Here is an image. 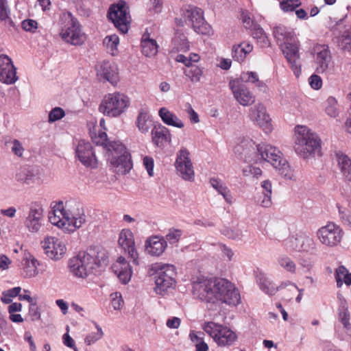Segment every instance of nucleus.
I'll list each match as a JSON object with an SVG mask.
<instances>
[{
	"mask_svg": "<svg viewBox=\"0 0 351 351\" xmlns=\"http://www.w3.org/2000/svg\"><path fill=\"white\" fill-rule=\"evenodd\" d=\"M193 291L202 301L215 305H237L241 300L234 285L223 278H198L193 282Z\"/></svg>",
	"mask_w": 351,
	"mask_h": 351,
	"instance_id": "1",
	"label": "nucleus"
},
{
	"mask_svg": "<svg viewBox=\"0 0 351 351\" xmlns=\"http://www.w3.org/2000/svg\"><path fill=\"white\" fill-rule=\"evenodd\" d=\"M49 222L67 232H73L86 221L84 208L75 202H56L49 213Z\"/></svg>",
	"mask_w": 351,
	"mask_h": 351,
	"instance_id": "2",
	"label": "nucleus"
},
{
	"mask_svg": "<svg viewBox=\"0 0 351 351\" xmlns=\"http://www.w3.org/2000/svg\"><path fill=\"white\" fill-rule=\"evenodd\" d=\"M243 148L241 154L249 162H258L265 160L276 167L281 162L282 154L276 147L267 144L255 145L252 141H246L241 145Z\"/></svg>",
	"mask_w": 351,
	"mask_h": 351,
	"instance_id": "3",
	"label": "nucleus"
},
{
	"mask_svg": "<svg viewBox=\"0 0 351 351\" xmlns=\"http://www.w3.org/2000/svg\"><path fill=\"white\" fill-rule=\"evenodd\" d=\"M294 149L296 154L303 158L315 155L319 156L321 141L317 135L306 126L298 125L295 127Z\"/></svg>",
	"mask_w": 351,
	"mask_h": 351,
	"instance_id": "4",
	"label": "nucleus"
},
{
	"mask_svg": "<svg viewBox=\"0 0 351 351\" xmlns=\"http://www.w3.org/2000/svg\"><path fill=\"white\" fill-rule=\"evenodd\" d=\"M106 157L114 171L118 174H126L132 169L130 156L121 142H114L107 145Z\"/></svg>",
	"mask_w": 351,
	"mask_h": 351,
	"instance_id": "5",
	"label": "nucleus"
},
{
	"mask_svg": "<svg viewBox=\"0 0 351 351\" xmlns=\"http://www.w3.org/2000/svg\"><path fill=\"white\" fill-rule=\"evenodd\" d=\"M129 104V98L125 95L117 92L107 94L102 99L99 109L106 116L117 117L125 112Z\"/></svg>",
	"mask_w": 351,
	"mask_h": 351,
	"instance_id": "6",
	"label": "nucleus"
},
{
	"mask_svg": "<svg viewBox=\"0 0 351 351\" xmlns=\"http://www.w3.org/2000/svg\"><path fill=\"white\" fill-rule=\"evenodd\" d=\"M154 269L155 270V291L158 294L164 295L169 289L175 286L176 267L170 264L157 263Z\"/></svg>",
	"mask_w": 351,
	"mask_h": 351,
	"instance_id": "7",
	"label": "nucleus"
},
{
	"mask_svg": "<svg viewBox=\"0 0 351 351\" xmlns=\"http://www.w3.org/2000/svg\"><path fill=\"white\" fill-rule=\"evenodd\" d=\"M62 19L65 24L60 32L62 38L73 45H82L86 40V36L82 31L78 21L71 13L64 14Z\"/></svg>",
	"mask_w": 351,
	"mask_h": 351,
	"instance_id": "8",
	"label": "nucleus"
},
{
	"mask_svg": "<svg viewBox=\"0 0 351 351\" xmlns=\"http://www.w3.org/2000/svg\"><path fill=\"white\" fill-rule=\"evenodd\" d=\"M202 329L220 346L232 345L237 337L231 329L214 322H205Z\"/></svg>",
	"mask_w": 351,
	"mask_h": 351,
	"instance_id": "9",
	"label": "nucleus"
},
{
	"mask_svg": "<svg viewBox=\"0 0 351 351\" xmlns=\"http://www.w3.org/2000/svg\"><path fill=\"white\" fill-rule=\"evenodd\" d=\"M182 16L185 23L192 27L195 32L201 34H208L210 26L206 22L201 8L193 5H187L182 10Z\"/></svg>",
	"mask_w": 351,
	"mask_h": 351,
	"instance_id": "10",
	"label": "nucleus"
},
{
	"mask_svg": "<svg viewBox=\"0 0 351 351\" xmlns=\"http://www.w3.org/2000/svg\"><path fill=\"white\" fill-rule=\"evenodd\" d=\"M108 16L121 33L128 32L130 16L125 2L119 1L116 5H112L109 8Z\"/></svg>",
	"mask_w": 351,
	"mask_h": 351,
	"instance_id": "11",
	"label": "nucleus"
},
{
	"mask_svg": "<svg viewBox=\"0 0 351 351\" xmlns=\"http://www.w3.org/2000/svg\"><path fill=\"white\" fill-rule=\"evenodd\" d=\"M189 155L190 153L186 147H181L177 153L175 167L182 179L192 181L194 180L195 171Z\"/></svg>",
	"mask_w": 351,
	"mask_h": 351,
	"instance_id": "12",
	"label": "nucleus"
},
{
	"mask_svg": "<svg viewBox=\"0 0 351 351\" xmlns=\"http://www.w3.org/2000/svg\"><path fill=\"white\" fill-rule=\"evenodd\" d=\"M43 206L37 202L32 204L24 221L25 228L31 232H38L43 225Z\"/></svg>",
	"mask_w": 351,
	"mask_h": 351,
	"instance_id": "13",
	"label": "nucleus"
},
{
	"mask_svg": "<svg viewBox=\"0 0 351 351\" xmlns=\"http://www.w3.org/2000/svg\"><path fill=\"white\" fill-rule=\"evenodd\" d=\"M317 236L322 243L328 246H334L341 241L343 231L339 226L330 223L319 229Z\"/></svg>",
	"mask_w": 351,
	"mask_h": 351,
	"instance_id": "14",
	"label": "nucleus"
},
{
	"mask_svg": "<svg viewBox=\"0 0 351 351\" xmlns=\"http://www.w3.org/2000/svg\"><path fill=\"white\" fill-rule=\"evenodd\" d=\"M282 51L287 59L295 75L298 77L301 74V61L298 43L285 42L281 46Z\"/></svg>",
	"mask_w": 351,
	"mask_h": 351,
	"instance_id": "15",
	"label": "nucleus"
},
{
	"mask_svg": "<svg viewBox=\"0 0 351 351\" xmlns=\"http://www.w3.org/2000/svg\"><path fill=\"white\" fill-rule=\"evenodd\" d=\"M44 178V170L38 167H22L16 174L17 181L26 184H40Z\"/></svg>",
	"mask_w": 351,
	"mask_h": 351,
	"instance_id": "16",
	"label": "nucleus"
},
{
	"mask_svg": "<svg viewBox=\"0 0 351 351\" xmlns=\"http://www.w3.org/2000/svg\"><path fill=\"white\" fill-rule=\"evenodd\" d=\"M250 119L261 128L266 133L272 130L271 118L267 113L266 108L261 104H257L250 109Z\"/></svg>",
	"mask_w": 351,
	"mask_h": 351,
	"instance_id": "17",
	"label": "nucleus"
},
{
	"mask_svg": "<svg viewBox=\"0 0 351 351\" xmlns=\"http://www.w3.org/2000/svg\"><path fill=\"white\" fill-rule=\"evenodd\" d=\"M312 53L317 65L319 73H327L331 64V55L328 46L317 45L313 48Z\"/></svg>",
	"mask_w": 351,
	"mask_h": 351,
	"instance_id": "18",
	"label": "nucleus"
},
{
	"mask_svg": "<svg viewBox=\"0 0 351 351\" xmlns=\"http://www.w3.org/2000/svg\"><path fill=\"white\" fill-rule=\"evenodd\" d=\"M41 243L45 254L51 259L59 260L66 252L65 245L56 237H47Z\"/></svg>",
	"mask_w": 351,
	"mask_h": 351,
	"instance_id": "19",
	"label": "nucleus"
},
{
	"mask_svg": "<svg viewBox=\"0 0 351 351\" xmlns=\"http://www.w3.org/2000/svg\"><path fill=\"white\" fill-rule=\"evenodd\" d=\"M75 154L79 160L87 167L95 168L97 158L90 143L80 141L75 149Z\"/></svg>",
	"mask_w": 351,
	"mask_h": 351,
	"instance_id": "20",
	"label": "nucleus"
},
{
	"mask_svg": "<svg viewBox=\"0 0 351 351\" xmlns=\"http://www.w3.org/2000/svg\"><path fill=\"white\" fill-rule=\"evenodd\" d=\"M233 95L236 100L242 106H246L254 101V97L248 88L239 80H231L229 83Z\"/></svg>",
	"mask_w": 351,
	"mask_h": 351,
	"instance_id": "21",
	"label": "nucleus"
},
{
	"mask_svg": "<svg viewBox=\"0 0 351 351\" xmlns=\"http://www.w3.org/2000/svg\"><path fill=\"white\" fill-rule=\"evenodd\" d=\"M97 75L100 80H104L114 85L119 81L117 66L109 61L99 62L95 66Z\"/></svg>",
	"mask_w": 351,
	"mask_h": 351,
	"instance_id": "22",
	"label": "nucleus"
},
{
	"mask_svg": "<svg viewBox=\"0 0 351 351\" xmlns=\"http://www.w3.org/2000/svg\"><path fill=\"white\" fill-rule=\"evenodd\" d=\"M19 80L16 68L11 58L7 55L1 54V82L13 84Z\"/></svg>",
	"mask_w": 351,
	"mask_h": 351,
	"instance_id": "23",
	"label": "nucleus"
},
{
	"mask_svg": "<svg viewBox=\"0 0 351 351\" xmlns=\"http://www.w3.org/2000/svg\"><path fill=\"white\" fill-rule=\"evenodd\" d=\"M290 247L295 252H313L315 249V243L310 236L301 234L289 240Z\"/></svg>",
	"mask_w": 351,
	"mask_h": 351,
	"instance_id": "24",
	"label": "nucleus"
},
{
	"mask_svg": "<svg viewBox=\"0 0 351 351\" xmlns=\"http://www.w3.org/2000/svg\"><path fill=\"white\" fill-rule=\"evenodd\" d=\"M119 244L128 252L134 264H138V254L134 247L133 234L130 230H122L119 234Z\"/></svg>",
	"mask_w": 351,
	"mask_h": 351,
	"instance_id": "25",
	"label": "nucleus"
},
{
	"mask_svg": "<svg viewBox=\"0 0 351 351\" xmlns=\"http://www.w3.org/2000/svg\"><path fill=\"white\" fill-rule=\"evenodd\" d=\"M112 269L123 284H127L130 280L132 268L124 257L119 256L112 266Z\"/></svg>",
	"mask_w": 351,
	"mask_h": 351,
	"instance_id": "26",
	"label": "nucleus"
},
{
	"mask_svg": "<svg viewBox=\"0 0 351 351\" xmlns=\"http://www.w3.org/2000/svg\"><path fill=\"white\" fill-rule=\"evenodd\" d=\"M96 252L94 250H88L86 252H80L74 257L77 264H81L83 269L86 271V277L95 269L94 255Z\"/></svg>",
	"mask_w": 351,
	"mask_h": 351,
	"instance_id": "27",
	"label": "nucleus"
},
{
	"mask_svg": "<svg viewBox=\"0 0 351 351\" xmlns=\"http://www.w3.org/2000/svg\"><path fill=\"white\" fill-rule=\"evenodd\" d=\"M166 247L167 241L159 237H151L145 243V251L152 256H160L164 252Z\"/></svg>",
	"mask_w": 351,
	"mask_h": 351,
	"instance_id": "28",
	"label": "nucleus"
},
{
	"mask_svg": "<svg viewBox=\"0 0 351 351\" xmlns=\"http://www.w3.org/2000/svg\"><path fill=\"white\" fill-rule=\"evenodd\" d=\"M158 114L162 122L167 125L178 128H182L184 126L182 121L167 108H161L158 111Z\"/></svg>",
	"mask_w": 351,
	"mask_h": 351,
	"instance_id": "29",
	"label": "nucleus"
},
{
	"mask_svg": "<svg viewBox=\"0 0 351 351\" xmlns=\"http://www.w3.org/2000/svg\"><path fill=\"white\" fill-rule=\"evenodd\" d=\"M335 157L341 174L347 180L351 181V159L341 152H336Z\"/></svg>",
	"mask_w": 351,
	"mask_h": 351,
	"instance_id": "30",
	"label": "nucleus"
},
{
	"mask_svg": "<svg viewBox=\"0 0 351 351\" xmlns=\"http://www.w3.org/2000/svg\"><path fill=\"white\" fill-rule=\"evenodd\" d=\"M152 141L158 147H162L165 143L170 142L171 135L168 128L165 126L155 128L152 132Z\"/></svg>",
	"mask_w": 351,
	"mask_h": 351,
	"instance_id": "31",
	"label": "nucleus"
},
{
	"mask_svg": "<svg viewBox=\"0 0 351 351\" xmlns=\"http://www.w3.org/2000/svg\"><path fill=\"white\" fill-rule=\"evenodd\" d=\"M253 49V46L247 42H243L239 45H234L232 50L233 59L239 62H243L247 55Z\"/></svg>",
	"mask_w": 351,
	"mask_h": 351,
	"instance_id": "32",
	"label": "nucleus"
},
{
	"mask_svg": "<svg viewBox=\"0 0 351 351\" xmlns=\"http://www.w3.org/2000/svg\"><path fill=\"white\" fill-rule=\"evenodd\" d=\"M238 80H240L241 83L247 82L254 84L256 86H257L261 91L265 92L267 90L265 84L263 82L259 80L258 75L256 72H243L241 74L240 78Z\"/></svg>",
	"mask_w": 351,
	"mask_h": 351,
	"instance_id": "33",
	"label": "nucleus"
},
{
	"mask_svg": "<svg viewBox=\"0 0 351 351\" xmlns=\"http://www.w3.org/2000/svg\"><path fill=\"white\" fill-rule=\"evenodd\" d=\"M23 274L27 278H32L38 274V263L32 256L23 260Z\"/></svg>",
	"mask_w": 351,
	"mask_h": 351,
	"instance_id": "34",
	"label": "nucleus"
},
{
	"mask_svg": "<svg viewBox=\"0 0 351 351\" xmlns=\"http://www.w3.org/2000/svg\"><path fill=\"white\" fill-rule=\"evenodd\" d=\"M335 279L338 287H341L343 283L351 285V273L344 266H340L336 269Z\"/></svg>",
	"mask_w": 351,
	"mask_h": 351,
	"instance_id": "35",
	"label": "nucleus"
},
{
	"mask_svg": "<svg viewBox=\"0 0 351 351\" xmlns=\"http://www.w3.org/2000/svg\"><path fill=\"white\" fill-rule=\"evenodd\" d=\"M277 262L279 266L286 271L292 274L296 273V263L287 255L282 254L279 256Z\"/></svg>",
	"mask_w": 351,
	"mask_h": 351,
	"instance_id": "36",
	"label": "nucleus"
},
{
	"mask_svg": "<svg viewBox=\"0 0 351 351\" xmlns=\"http://www.w3.org/2000/svg\"><path fill=\"white\" fill-rule=\"evenodd\" d=\"M142 53L147 57L154 56L158 52V45L155 40L144 38L141 42Z\"/></svg>",
	"mask_w": 351,
	"mask_h": 351,
	"instance_id": "37",
	"label": "nucleus"
},
{
	"mask_svg": "<svg viewBox=\"0 0 351 351\" xmlns=\"http://www.w3.org/2000/svg\"><path fill=\"white\" fill-rule=\"evenodd\" d=\"M271 184L269 180H264L261 183L263 199L261 201L263 207L268 208L271 205Z\"/></svg>",
	"mask_w": 351,
	"mask_h": 351,
	"instance_id": "38",
	"label": "nucleus"
},
{
	"mask_svg": "<svg viewBox=\"0 0 351 351\" xmlns=\"http://www.w3.org/2000/svg\"><path fill=\"white\" fill-rule=\"evenodd\" d=\"M152 125V121L149 119V115L145 111H141L137 117V126L139 130L143 133L149 131Z\"/></svg>",
	"mask_w": 351,
	"mask_h": 351,
	"instance_id": "39",
	"label": "nucleus"
},
{
	"mask_svg": "<svg viewBox=\"0 0 351 351\" xmlns=\"http://www.w3.org/2000/svg\"><path fill=\"white\" fill-rule=\"evenodd\" d=\"M184 74L192 82H199L203 75V68L197 65H190L184 70Z\"/></svg>",
	"mask_w": 351,
	"mask_h": 351,
	"instance_id": "40",
	"label": "nucleus"
},
{
	"mask_svg": "<svg viewBox=\"0 0 351 351\" xmlns=\"http://www.w3.org/2000/svg\"><path fill=\"white\" fill-rule=\"evenodd\" d=\"M274 168L278 173L285 179L293 180L294 178L293 170L291 168L288 162L283 158L281 159L280 163L278 164L276 167Z\"/></svg>",
	"mask_w": 351,
	"mask_h": 351,
	"instance_id": "41",
	"label": "nucleus"
},
{
	"mask_svg": "<svg viewBox=\"0 0 351 351\" xmlns=\"http://www.w3.org/2000/svg\"><path fill=\"white\" fill-rule=\"evenodd\" d=\"M288 287V289L284 293L285 298L287 300H290L292 298L293 295L297 291H299V295L296 298V302H300L302 300L303 289H300L295 284L291 282H286L281 285L280 288H285Z\"/></svg>",
	"mask_w": 351,
	"mask_h": 351,
	"instance_id": "42",
	"label": "nucleus"
},
{
	"mask_svg": "<svg viewBox=\"0 0 351 351\" xmlns=\"http://www.w3.org/2000/svg\"><path fill=\"white\" fill-rule=\"evenodd\" d=\"M326 113L331 117H336L339 112V106L337 99L333 97H329L325 102Z\"/></svg>",
	"mask_w": 351,
	"mask_h": 351,
	"instance_id": "43",
	"label": "nucleus"
},
{
	"mask_svg": "<svg viewBox=\"0 0 351 351\" xmlns=\"http://www.w3.org/2000/svg\"><path fill=\"white\" fill-rule=\"evenodd\" d=\"M89 250H94L96 252V254L94 255L95 268L107 265L108 255L104 250L100 247H90Z\"/></svg>",
	"mask_w": 351,
	"mask_h": 351,
	"instance_id": "44",
	"label": "nucleus"
},
{
	"mask_svg": "<svg viewBox=\"0 0 351 351\" xmlns=\"http://www.w3.org/2000/svg\"><path fill=\"white\" fill-rule=\"evenodd\" d=\"M119 43V38L116 34L107 36L104 39V45L110 49V53L114 56L117 53V46Z\"/></svg>",
	"mask_w": 351,
	"mask_h": 351,
	"instance_id": "45",
	"label": "nucleus"
},
{
	"mask_svg": "<svg viewBox=\"0 0 351 351\" xmlns=\"http://www.w3.org/2000/svg\"><path fill=\"white\" fill-rule=\"evenodd\" d=\"M221 232L226 237L236 240H240L243 237V231L239 226H233L232 228H225Z\"/></svg>",
	"mask_w": 351,
	"mask_h": 351,
	"instance_id": "46",
	"label": "nucleus"
},
{
	"mask_svg": "<svg viewBox=\"0 0 351 351\" xmlns=\"http://www.w3.org/2000/svg\"><path fill=\"white\" fill-rule=\"evenodd\" d=\"M1 21H4V25L8 27L14 26V22L10 19V10L8 6L6 0H1Z\"/></svg>",
	"mask_w": 351,
	"mask_h": 351,
	"instance_id": "47",
	"label": "nucleus"
},
{
	"mask_svg": "<svg viewBox=\"0 0 351 351\" xmlns=\"http://www.w3.org/2000/svg\"><path fill=\"white\" fill-rule=\"evenodd\" d=\"M339 216L342 223L351 230V212L346 208H343L339 204H337Z\"/></svg>",
	"mask_w": 351,
	"mask_h": 351,
	"instance_id": "48",
	"label": "nucleus"
},
{
	"mask_svg": "<svg viewBox=\"0 0 351 351\" xmlns=\"http://www.w3.org/2000/svg\"><path fill=\"white\" fill-rule=\"evenodd\" d=\"M259 285L262 291L271 295H274L278 290V287L266 278H261Z\"/></svg>",
	"mask_w": 351,
	"mask_h": 351,
	"instance_id": "49",
	"label": "nucleus"
},
{
	"mask_svg": "<svg viewBox=\"0 0 351 351\" xmlns=\"http://www.w3.org/2000/svg\"><path fill=\"white\" fill-rule=\"evenodd\" d=\"M69 267L70 271L76 277L85 278L86 271H84L81 264H77L76 261H74V257L71 258L69 262Z\"/></svg>",
	"mask_w": 351,
	"mask_h": 351,
	"instance_id": "50",
	"label": "nucleus"
},
{
	"mask_svg": "<svg viewBox=\"0 0 351 351\" xmlns=\"http://www.w3.org/2000/svg\"><path fill=\"white\" fill-rule=\"evenodd\" d=\"M301 1L300 0H284L280 3V8L284 12H292L300 7Z\"/></svg>",
	"mask_w": 351,
	"mask_h": 351,
	"instance_id": "51",
	"label": "nucleus"
},
{
	"mask_svg": "<svg viewBox=\"0 0 351 351\" xmlns=\"http://www.w3.org/2000/svg\"><path fill=\"white\" fill-rule=\"evenodd\" d=\"M339 319L346 330L347 335L351 336V324L349 322L350 313L348 308H343V311L339 313Z\"/></svg>",
	"mask_w": 351,
	"mask_h": 351,
	"instance_id": "52",
	"label": "nucleus"
},
{
	"mask_svg": "<svg viewBox=\"0 0 351 351\" xmlns=\"http://www.w3.org/2000/svg\"><path fill=\"white\" fill-rule=\"evenodd\" d=\"M21 290L20 287H16L3 292V297H1V302L9 304L12 302V298L17 296Z\"/></svg>",
	"mask_w": 351,
	"mask_h": 351,
	"instance_id": "53",
	"label": "nucleus"
},
{
	"mask_svg": "<svg viewBox=\"0 0 351 351\" xmlns=\"http://www.w3.org/2000/svg\"><path fill=\"white\" fill-rule=\"evenodd\" d=\"M340 45L346 50H351V27L344 31L339 40Z\"/></svg>",
	"mask_w": 351,
	"mask_h": 351,
	"instance_id": "54",
	"label": "nucleus"
},
{
	"mask_svg": "<svg viewBox=\"0 0 351 351\" xmlns=\"http://www.w3.org/2000/svg\"><path fill=\"white\" fill-rule=\"evenodd\" d=\"M96 328L97 329V332L90 333L86 337L84 341L87 345H91L103 337L104 333L101 327L96 324Z\"/></svg>",
	"mask_w": 351,
	"mask_h": 351,
	"instance_id": "55",
	"label": "nucleus"
},
{
	"mask_svg": "<svg viewBox=\"0 0 351 351\" xmlns=\"http://www.w3.org/2000/svg\"><path fill=\"white\" fill-rule=\"evenodd\" d=\"M65 115V112L61 108L56 107L53 108L49 114V122L53 123L60 120Z\"/></svg>",
	"mask_w": 351,
	"mask_h": 351,
	"instance_id": "56",
	"label": "nucleus"
},
{
	"mask_svg": "<svg viewBox=\"0 0 351 351\" xmlns=\"http://www.w3.org/2000/svg\"><path fill=\"white\" fill-rule=\"evenodd\" d=\"M182 234V232L181 230H178V229L170 230L169 233L166 235L165 241L169 242L171 244L176 243L180 240Z\"/></svg>",
	"mask_w": 351,
	"mask_h": 351,
	"instance_id": "57",
	"label": "nucleus"
},
{
	"mask_svg": "<svg viewBox=\"0 0 351 351\" xmlns=\"http://www.w3.org/2000/svg\"><path fill=\"white\" fill-rule=\"evenodd\" d=\"M94 142L97 145L104 146V149L106 151V155L107 156V145L110 143H114V141H108L106 133L101 132L99 133L98 136H95Z\"/></svg>",
	"mask_w": 351,
	"mask_h": 351,
	"instance_id": "58",
	"label": "nucleus"
},
{
	"mask_svg": "<svg viewBox=\"0 0 351 351\" xmlns=\"http://www.w3.org/2000/svg\"><path fill=\"white\" fill-rule=\"evenodd\" d=\"M273 34L278 40L283 41L284 43L289 41L287 33L282 27H274ZM290 40H291V39H290Z\"/></svg>",
	"mask_w": 351,
	"mask_h": 351,
	"instance_id": "59",
	"label": "nucleus"
},
{
	"mask_svg": "<svg viewBox=\"0 0 351 351\" xmlns=\"http://www.w3.org/2000/svg\"><path fill=\"white\" fill-rule=\"evenodd\" d=\"M21 26L26 32L34 33L38 28V23L33 19H26L22 21Z\"/></svg>",
	"mask_w": 351,
	"mask_h": 351,
	"instance_id": "60",
	"label": "nucleus"
},
{
	"mask_svg": "<svg viewBox=\"0 0 351 351\" xmlns=\"http://www.w3.org/2000/svg\"><path fill=\"white\" fill-rule=\"evenodd\" d=\"M299 265L301 269L305 272H310L314 266V261L311 258H303L300 260Z\"/></svg>",
	"mask_w": 351,
	"mask_h": 351,
	"instance_id": "61",
	"label": "nucleus"
},
{
	"mask_svg": "<svg viewBox=\"0 0 351 351\" xmlns=\"http://www.w3.org/2000/svg\"><path fill=\"white\" fill-rule=\"evenodd\" d=\"M243 174L245 176H252L258 178L262 174V170L258 167L248 165L243 169Z\"/></svg>",
	"mask_w": 351,
	"mask_h": 351,
	"instance_id": "62",
	"label": "nucleus"
},
{
	"mask_svg": "<svg viewBox=\"0 0 351 351\" xmlns=\"http://www.w3.org/2000/svg\"><path fill=\"white\" fill-rule=\"evenodd\" d=\"M112 297V306L114 310H119L123 304V300L122 299L121 293L115 292L111 294Z\"/></svg>",
	"mask_w": 351,
	"mask_h": 351,
	"instance_id": "63",
	"label": "nucleus"
},
{
	"mask_svg": "<svg viewBox=\"0 0 351 351\" xmlns=\"http://www.w3.org/2000/svg\"><path fill=\"white\" fill-rule=\"evenodd\" d=\"M241 20L246 29H252V28L257 25V23H254L252 19L247 12H242Z\"/></svg>",
	"mask_w": 351,
	"mask_h": 351,
	"instance_id": "64",
	"label": "nucleus"
}]
</instances>
